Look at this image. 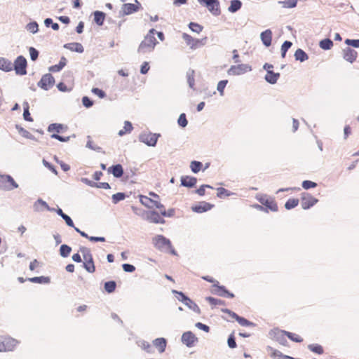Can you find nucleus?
Masks as SVG:
<instances>
[{"label":"nucleus","mask_w":359,"mask_h":359,"mask_svg":"<svg viewBox=\"0 0 359 359\" xmlns=\"http://www.w3.org/2000/svg\"><path fill=\"white\" fill-rule=\"evenodd\" d=\"M20 341L8 335H0V352L13 351Z\"/></svg>","instance_id":"f257e3e1"},{"label":"nucleus","mask_w":359,"mask_h":359,"mask_svg":"<svg viewBox=\"0 0 359 359\" xmlns=\"http://www.w3.org/2000/svg\"><path fill=\"white\" fill-rule=\"evenodd\" d=\"M156 39L151 34H147L138 48V52L146 53L152 51L156 45Z\"/></svg>","instance_id":"f03ea898"},{"label":"nucleus","mask_w":359,"mask_h":359,"mask_svg":"<svg viewBox=\"0 0 359 359\" xmlns=\"http://www.w3.org/2000/svg\"><path fill=\"white\" fill-rule=\"evenodd\" d=\"M80 252L82 253L83 262V267L88 273H94L95 266L94 264L93 255L90 250L85 247L80 248Z\"/></svg>","instance_id":"7ed1b4c3"},{"label":"nucleus","mask_w":359,"mask_h":359,"mask_svg":"<svg viewBox=\"0 0 359 359\" xmlns=\"http://www.w3.org/2000/svg\"><path fill=\"white\" fill-rule=\"evenodd\" d=\"M161 136L158 133L151 132H142L138 137L139 141L147 144L149 147H155L158 137Z\"/></svg>","instance_id":"20e7f679"},{"label":"nucleus","mask_w":359,"mask_h":359,"mask_svg":"<svg viewBox=\"0 0 359 359\" xmlns=\"http://www.w3.org/2000/svg\"><path fill=\"white\" fill-rule=\"evenodd\" d=\"M152 243L154 247L159 250L165 251L171 249V242L162 235H157L152 239Z\"/></svg>","instance_id":"39448f33"},{"label":"nucleus","mask_w":359,"mask_h":359,"mask_svg":"<svg viewBox=\"0 0 359 359\" xmlns=\"http://www.w3.org/2000/svg\"><path fill=\"white\" fill-rule=\"evenodd\" d=\"M172 293L177 294L180 297H177L178 300L182 302L185 306H187L189 309L194 311L196 313H200L201 310L198 305L194 302L191 299L187 297L183 292H178L177 290H173Z\"/></svg>","instance_id":"423d86ee"},{"label":"nucleus","mask_w":359,"mask_h":359,"mask_svg":"<svg viewBox=\"0 0 359 359\" xmlns=\"http://www.w3.org/2000/svg\"><path fill=\"white\" fill-rule=\"evenodd\" d=\"M252 67L248 64H238L237 65H232L227 70V74L230 76H239L248 72H250Z\"/></svg>","instance_id":"0eeeda50"},{"label":"nucleus","mask_w":359,"mask_h":359,"mask_svg":"<svg viewBox=\"0 0 359 359\" xmlns=\"http://www.w3.org/2000/svg\"><path fill=\"white\" fill-rule=\"evenodd\" d=\"M13 69L18 75H25L27 74V60L25 57L20 55L14 61Z\"/></svg>","instance_id":"6e6552de"},{"label":"nucleus","mask_w":359,"mask_h":359,"mask_svg":"<svg viewBox=\"0 0 359 359\" xmlns=\"http://www.w3.org/2000/svg\"><path fill=\"white\" fill-rule=\"evenodd\" d=\"M256 198L266 208L271 211H278V205L276 203L266 195L258 194L256 196Z\"/></svg>","instance_id":"1a4fd4ad"},{"label":"nucleus","mask_w":359,"mask_h":359,"mask_svg":"<svg viewBox=\"0 0 359 359\" xmlns=\"http://www.w3.org/2000/svg\"><path fill=\"white\" fill-rule=\"evenodd\" d=\"M200 4H203L208 11L214 15L220 14L219 2L218 0H198Z\"/></svg>","instance_id":"9d476101"},{"label":"nucleus","mask_w":359,"mask_h":359,"mask_svg":"<svg viewBox=\"0 0 359 359\" xmlns=\"http://www.w3.org/2000/svg\"><path fill=\"white\" fill-rule=\"evenodd\" d=\"M55 83L54 77L50 74H46L42 76L41 80L38 82V86L41 88L48 90Z\"/></svg>","instance_id":"9b49d317"},{"label":"nucleus","mask_w":359,"mask_h":359,"mask_svg":"<svg viewBox=\"0 0 359 359\" xmlns=\"http://www.w3.org/2000/svg\"><path fill=\"white\" fill-rule=\"evenodd\" d=\"M145 219L151 223L155 224H164L165 220L161 217L160 215L156 211H148L145 212Z\"/></svg>","instance_id":"f8f14e48"},{"label":"nucleus","mask_w":359,"mask_h":359,"mask_svg":"<svg viewBox=\"0 0 359 359\" xmlns=\"http://www.w3.org/2000/svg\"><path fill=\"white\" fill-rule=\"evenodd\" d=\"M318 201V199L315 198L309 194H304L302 198V207L304 210H306L313 206Z\"/></svg>","instance_id":"ddd939ff"},{"label":"nucleus","mask_w":359,"mask_h":359,"mask_svg":"<svg viewBox=\"0 0 359 359\" xmlns=\"http://www.w3.org/2000/svg\"><path fill=\"white\" fill-rule=\"evenodd\" d=\"M182 341L187 347H192L195 342L197 341V338L191 332L189 331L183 333Z\"/></svg>","instance_id":"4468645a"},{"label":"nucleus","mask_w":359,"mask_h":359,"mask_svg":"<svg viewBox=\"0 0 359 359\" xmlns=\"http://www.w3.org/2000/svg\"><path fill=\"white\" fill-rule=\"evenodd\" d=\"M33 208L34 211L36 212H41L43 210V209H46L47 210L50 212H53L55 210L54 208H50L47 203L41 198H39L36 201L34 202Z\"/></svg>","instance_id":"2eb2a0df"},{"label":"nucleus","mask_w":359,"mask_h":359,"mask_svg":"<svg viewBox=\"0 0 359 359\" xmlns=\"http://www.w3.org/2000/svg\"><path fill=\"white\" fill-rule=\"evenodd\" d=\"M136 4H125L122 6V11L124 15H130L138 11L140 3L135 0Z\"/></svg>","instance_id":"dca6fc26"},{"label":"nucleus","mask_w":359,"mask_h":359,"mask_svg":"<svg viewBox=\"0 0 359 359\" xmlns=\"http://www.w3.org/2000/svg\"><path fill=\"white\" fill-rule=\"evenodd\" d=\"M344 52V59L346 60V61L351 62V63H353L356 57H357V52L349 48V47H347L345 49H344L343 50Z\"/></svg>","instance_id":"f3484780"},{"label":"nucleus","mask_w":359,"mask_h":359,"mask_svg":"<svg viewBox=\"0 0 359 359\" xmlns=\"http://www.w3.org/2000/svg\"><path fill=\"white\" fill-rule=\"evenodd\" d=\"M260 39L263 44L266 47H269L271 44L272 41V32L271 29H268L265 31L262 32L260 34Z\"/></svg>","instance_id":"a211bd4d"},{"label":"nucleus","mask_w":359,"mask_h":359,"mask_svg":"<svg viewBox=\"0 0 359 359\" xmlns=\"http://www.w3.org/2000/svg\"><path fill=\"white\" fill-rule=\"evenodd\" d=\"M212 205L207 202L203 201L201 202L198 205L193 206L191 208V210L195 212L202 213L210 210L212 208Z\"/></svg>","instance_id":"6ab92c4d"},{"label":"nucleus","mask_w":359,"mask_h":359,"mask_svg":"<svg viewBox=\"0 0 359 359\" xmlns=\"http://www.w3.org/2000/svg\"><path fill=\"white\" fill-rule=\"evenodd\" d=\"M197 182V179L194 177L182 176L181 177V185L186 187H194Z\"/></svg>","instance_id":"aec40b11"},{"label":"nucleus","mask_w":359,"mask_h":359,"mask_svg":"<svg viewBox=\"0 0 359 359\" xmlns=\"http://www.w3.org/2000/svg\"><path fill=\"white\" fill-rule=\"evenodd\" d=\"M108 172L111 173L116 178L121 177L123 174V169L121 164L112 165L108 168Z\"/></svg>","instance_id":"412c9836"},{"label":"nucleus","mask_w":359,"mask_h":359,"mask_svg":"<svg viewBox=\"0 0 359 359\" xmlns=\"http://www.w3.org/2000/svg\"><path fill=\"white\" fill-rule=\"evenodd\" d=\"M13 69V63L5 57H0V69L4 72H11Z\"/></svg>","instance_id":"4be33fe9"},{"label":"nucleus","mask_w":359,"mask_h":359,"mask_svg":"<svg viewBox=\"0 0 359 359\" xmlns=\"http://www.w3.org/2000/svg\"><path fill=\"white\" fill-rule=\"evenodd\" d=\"M154 346L158 349L160 353H163L166 348L167 341L165 338H157L153 341Z\"/></svg>","instance_id":"5701e85b"},{"label":"nucleus","mask_w":359,"mask_h":359,"mask_svg":"<svg viewBox=\"0 0 359 359\" xmlns=\"http://www.w3.org/2000/svg\"><path fill=\"white\" fill-rule=\"evenodd\" d=\"M183 39L186 41L187 45L191 46V48H196L198 47V43L200 42V40L195 39L190 35L187 34H183L182 36Z\"/></svg>","instance_id":"b1692460"},{"label":"nucleus","mask_w":359,"mask_h":359,"mask_svg":"<svg viewBox=\"0 0 359 359\" xmlns=\"http://www.w3.org/2000/svg\"><path fill=\"white\" fill-rule=\"evenodd\" d=\"M279 77V73H274L271 70H268V72L265 76V80L271 84H275L277 82Z\"/></svg>","instance_id":"393cba45"},{"label":"nucleus","mask_w":359,"mask_h":359,"mask_svg":"<svg viewBox=\"0 0 359 359\" xmlns=\"http://www.w3.org/2000/svg\"><path fill=\"white\" fill-rule=\"evenodd\" d=\"M65 48H67L72 51L81 53L83 52L84 48L83 46L79 43H69L64 46Z\"/></svg>","instance_id":"a878e982"},{"label":"nucleus","mask_w":359,"mask_h":359,"mask_svg":"<svg viewBox=\"0 0 359 359\" xmlns=\"http://www.w3.org/2000/svg\"><path fill=\"white\" fill-rule=\"evenodd\" d=\"M140 203L149 208H153L155 207V203L158 202L157 201L153 200L145 196H140Z\"/></svg>","instance_id":"bb28decb"},{"label":"nucleus","mask_w":359,"mask_h":359,"mask_svg":"<svg viewBox=\"0 0 359 359\" xmlns=\"http://www.w3.org/2000/svg\"><path fill=\"white\" fill-rule=\"evenodd\" d=\"M93 15L95 22L99 26L102 25L105 19V13L102 11H96L93 13Z\"/></svg>","instance_id":"cd10ccee"},{"label":"nucleus","mask_w":359,"mask_h":359,"mask_svg":"<svg viewBox=\"0 0 359 359\" xmlns=\"http://www.w3.org/2000/svg\"><path fill=\"white\" fill-rule=\"evenodd\" d=\"M278 4L283 8H292L297 6V0H278Z\"/></svg>","instance_id":"c85d7f7f"},{"label":"nucleus","mask_w":359,"mask_h":359,"mask_svg":"<svg viewBox=\"0 0 359 359\" xmlns=\"http://www.w3.org/2000/svg\"><path fill=\"white\" fill-rule=\"evenodd\" d=\"M278 333L281 335H287L289 339L295 342H302V338L294 333L286 332V331H278Z\"/></svg>","instance_id":"c756f323"},{"label":"nucleus","mask_w":359,"mask_h":359,"mask_svg":"<svg viewBox=\"0 0 359 359\" xmlns=\"http://www.w3.org/2000/svg\"><path fill=\"white\" fill-rule=\"evenodd\" d=\"M295 60L301 62H304L309 59L308 55L302 49H297L294 55Z\"/></svg>","instance_id":"7c9ffc66"},{"label":"nucleus","mask_w":359,"mask_h":359,"mask_svg":"<svg viewBox=\"0 0 359 359\" xmlns=\"http://www.w3.org/2000/svg\"><path fill=\"white\" fill-rule=\"evenodd\" d=\"M242 6V2L240 0H231V4L228 8V11L230 13H236L241 9Z\"/></svg>","instance_id":"2f4dec72"},{"label":"nucleus","mask_w":359,"mask_h":359,"mask_svg":"<svg viewBox=\"0 0 359 359\" xmlns=\"http://www.w3.org/2000/svg\"><path fill=\"white\" fill-rule=\"evenodd\" d=\"M66 65V58L62 57L57 65L51 66L49 71L53 72H60Z\"/></svg>","instance_id":"473e14b6"},{"label":"nucleus","mask_w":359,"mask_h":359,"mask_svg":"<svg viewBox=\"0 0 359 359\" xmlns=\"http://www.w3.org/2000/svg\"><path fill=\"white\" fill-rule=\"evenodd\" d=\"M266 350L271 353V356L273 359H283V358L285 356L280 351L275 350L271 346H267Z\"/></svg>","instance_id":"72a5a7b5"},{"label":"nucleus","mask_w":359,"mask_h":359,"mask_svg":"<svg viewBox=\"0 0 359 359\" xmlns=\"http://www.w3.org/2000/svg\"><path fill=\"white\" fill-rule=\"evenodd\" d=\"M133 127L132 126V123L128 121H126L124 122L123 128L122 130H119L118 134L119 136H123L126 133H130L133 130Z\"/></svg>","instance_id":"f704fd0d"},{"label":"nucleus","mask_w":359,"mask_h":359,"mask_svg":"<svg viewBox=\"0 0 359 359\" xmlns=\"http://www.w3.org/2000/svg\"><path fill=\"white\" fill-rule=\"evenodd\" d=\"M319 46L323 50H330L333 46V42L330 39H325L320 41Z\"/></svg>","instance_id":"c9c22d12"},{"label":"nucleus","mask_w":359,"mask_h":359,"mask_svg":"<svg viewBox=\"0 0 359 359\" xmlns=\"http://www.w3.org/2000/svg\"><path fill=\"white\" fill-rule=\"evenodd\" d=\"M28 280L34 283H49L50 278L46 276L33 277L28 278Z\"/></svg>","instance_id":"e433bc0d"},{"label":"nucleus","mask_w":359,"mask_h":359,"mask_svg":"<svg viewBox=\"0 0 359 359\" xmlns=\"http://www.w3.org/2000/svg\"><path fill=\"white\" fill-rule=\"evenodd\" d=\"M72 251V248L66 244H63L60 248V255L62 257H67Z\"/></svg>","instance_id":"4c0bfd02"},{"label":"nucleus","mask_w":359,"mask_h":359,"mask_svg":"<svg viewBox=\"0 0 359 359\" xmlns=\"http://www.w3.org/2000/svg\"><path fill=\"white\" fill-rule=\"evenodd\" d=\"M64 128V126L60 123H51L48 127V131L51 132H56L57 133H60L62 129Z\"/></svg>","instance_id":"58836bf2"},{"label":"nucleus","mask_w":359,"mask_h":359,"mask_svg":"<svg viewBox=\"0 0 359 359\" xmlns=\"http://www.w3.org/2000/svg\"><path fill=\"white\" fill-rule=\"evenodd\" d=\"M308 348L315 353H318V354H323V348L322 347V346L318 344H309L308 345Z\"/></svg>","instance_id":"ea45409f"},{"label":"nucleus","mask_w":359,"mask_h":359,"mask_svg":"<svg viewBox=\"0 0 359 359\" xmlns=\"http://www.w3.org/2000/svg\"><path fill=\"white\" fill-rule=\"evenodd\" d=\"M202 165L201 162L193 161L190 163V168L194 173H197L201 170Z\"/></svg>","instance_id":"a19ab883"},{"label":"nucleus","mask_w":359,"mask_h":359,"mask_svg":"<svg viewBox=\"0 0 359 359\" xmlns=\"http://www.w3.org/2000/svg\"><path fill=\"white\" fill-rule=\"evenodd\" d=\"M23 107H24V112H23L24 119L27 121H32L33 119L30 116V113L29 111V104L27 102H23Z\"/></svg>","instance_id":"79ce46f5"},{"label":"nucleus","mask_w":359,"mask_h":359,"mask_svg":"<svg viewBox=\"0 0 359 359\" xmlns=\"http://www.w3.org/2000/svg\"><path fill=\"white\" fill-rule=\"evenodd\" d=\"M299 204V200L297 198H290L287 201L285 204V208L287 210H290L295 208Z\"/></svg>","instance_id":"37998d69"},{"label":"nucleus","mask_w":359,"mask_h":359,"mask_svg":"<svg viewBox=\"0 0 359 359\" xmlns=\"http://www.w3.org/2000/svg\"><path fill=\"white\" fill-rule=\"evenodd\" d=\"M16 128L18 130V132L25 138L30 139V140H34L35 137L33 135H32L29 132L24 129L23 128L16 126Z\"/></svg>","instance_id":"c03bdc74"},{"label":"nucleus","mask_w":359,"mask_h":359,"mask_svg":"<svg viewBox=\"0 0 359 359\" xmlns=\"http://www.w3.org/2000/svg\"><path fill=\"white\" fill-rule=\"evenodd\" d=\"M116 283L114 280L107 281L104 283V290L108 293L113 292L116 289Z\"/></svg>","instance_id":"a18cd8bd"},{"label":"nucleus","mask_w":359,"mask_h":359,"mask_svg":"<svg viewBox=\"0 0 359 359\" xmlns=\"http://www.w3.org/2000/svg\"><path fill=\"white\" fill-rule=\"evenodd\" d=\"M227 83H228V81L227 80H222V81L218 82L217 86V90L219 93V95L221 96L224 95V88H225V87H226Z\"/></svg>","instance_id":"49530a36"},{"label":"nucleus","mask_w":359,"mask_h":359,"mask_svg":"<svg viewBox=\"0 0 359 359\" xmlns=\"http://www.w3.org/2000/svg\"><path fill=\"white\" fill-rule=\"evenodd\" d=\"M39 25L36 22H32L27 25L26 29L27 31L32 34H35L39 30Z\"/></svg>","instance_id":"de8ad7c7"},{"label":"nucleus","mask_w":359,"mask_h":359,"mask_svg":"<svg viewBox=\"0 0 359 359\" xmlns=\"http://www.w3.org/2000/svg\"><path fill=\"white\" fill-rule=\"evenodd\" d=\"M232 194L233 193L230 192L229 191L224 188L220 187L217 189V196L219 198H222L224 196H231Z\"/></svg>","instance_id":"09e8293b"},{"label":"nucleus","mask_w":359,"mask_h":359,"mask_svg":"<svg viewBox=\"0 0 359 359\" xmlns=\"http://www.w3.org/2000/svg\"><path fill=\"white\" fill-rule=\"evenodd\" d=\"M126 198V194L124 193H116L112 195V201L114 203H117L118 202L124 200Z\"/></svg>","instance_id":"8fccbe9b"},{"label":"nucleus","mask_w":359,"mask_h":359,"mask_svg":"<svg viewBox=\"0 0 359 359\" xmlns=\"http://www.w3.org/2000/svg\"><path fill=\"white\" fill-rule=\"evenodd\" d=\"M237 322L241 325L244 327L248 326H255V324L252 322L249 321L243 317H239L237 320Z\"/></svg>","instance_id":"3c124183"},{"label":"nucleus","mask_w":359,"mask_h":359,"mask_svg":"<svg viewBox=\"0 0 359 359\" xmlns=\"http://www.w3.org/2000/svg\"><path fill=\"white\" fill-rule=\"evenodd\" d=\"M177 123H178L179 126L182 128H184L187 126L188 121L187 120L185 114L182 113L180 115L178 120H177Z\"/></svg>","instance_id":"603ef678"},{"label":"nucleus","mask_w":359,"mask_h":359,"mask_svg":"<svg viewBox=\"0 0 359 359\" xmlns=\"http://www.w3.org/2000/svg\"><path fill=\"white\" fill-rule=\"evenodd\" d=\"M137 344L139 347H140L143 350H145L147 352L150 351L149 349L151 348V346L147 341H146L144 340H140V341H137Z\"/></svg>","instance_id":"864d4df0"},{"label":"nucleus","mask_w":359,"mask_h":359,"mask_svg":"<svg viewBox=\"0 0 359 359\" xmlns=\"http://www.w3.org/2000/svg\"><path fill=\"white\" fill-rule=\"evenodd\" d=\"M215 287H216L215 293L217 294L221 297L226 296V292H227V290L225 288L224 286L219 285L218 284L217 286H215Z\"/></svg>","instance_id":"5fc2aeb1"},{"label":"nucleus","mask_w":359,"mask_h":359,"mask_svg":"<svg viewBox=\"0 0 359 359\" xmlns=\"http://www.w3.org/2000/svg\"><path fill=\"white\" fill-rule=\"evenodd\" d=\"M44 25L47 27H48L50 25H51V27H52L53 30H58L59 29V25L57 23H54L51 18H46V19H45Z\"/></svg>","instance_id":"6e6d98bb"},{"label":"nucleus","mask_w":359,"mask_h":359,"mask_svg":"<svg viewBox=\"0 0 359 359\" xmlns=\"http://www.w3.org/2000/svg\"><path fill=\"white\" fill-rule=\"evenodd\" d=\"M189 27L192 32H196L198 34L200 33L203 29V27L201 25L195 22H190Z\"/></svg>","instance_id":"4d7b16f0"},{"label":"nucleus","mask_w":359,"mask_h":359,"mask_svg":"<svg viewBox=\"0 0 359 359\" xmlns=\"http://www.w3.org/2000/svg\"><path fill=\"white\" fill-rule=\"evenodd\" d=\"M29 52L31 60L32 61L36 60L39 57V51L34 47H30L29 48Z\"/></svg>","instance_id":"13d9d810"},{"label":"nucleus","mask_w":359,"mask_h":359,"mask_svg":"<svg viewBox=\"0 0 359 359\" xmlns=\"http://www.w3.org/2000/svg\"><path fill=\"white\" fill-rule=\"evenodd\" d=\"M317 186V184L314 182L309 181V180H304L302 182V187L304 189H309L311 188H314Z\"/></svg>","instance_id":"bf43d9fd"},{"label":"nucleus","mask_w":359,"mask_h":359,"mask_svg":"<svg viewBox=\"0 0 359 359\" xmlns=\"http://www.w3.org/2000/svg\"><path fill=\"white\" fill-rule=\"evenodd\" d=\"M88 141L87 142V144H86V147L88 148V149H90L92 150H94V151H101V147L97 146V145H95L93 144V142L90 140V137L88 136Z\"/></svg>","instance_id":"052dcab7"},{"label":"nucleus","mask_w":359,"mask_h":359,"mask_svg":"<svg viewBox=\"0 0 359 359\" xmlns=\"http://www.w3.org/2000/svg\"><path fill=\"white\" fill-rule=\"evenodd\" d=\"M82 103L86 108H90L93 105V102L87 96L83 97Z\"/></svg>","instance_id":"680f3d73"},{"label":"nucleus","mask_w":359,"mask_h":359,"mask_svg":"<svg viewBox=\"0 0 359 359\" xmlns=\"http://www.w3.org/2000/svg\"><path fill=\"white\" fill-rule=\"evenodd\" d=\"M91 91L93 94L97 95L100 98H104L106 96V93L100 88H93Z\"/></svg>","instance_id":"e2e57ef3"},{"label":"nucleus","mask_w":359,"mask_h":359,"mask_svg":"<svg viewBox=\"0 0 359 359\" xmlns=\"http://www.w3.org/2000/svg\"><path fill=\"white\" fill-rule=\"evenodd\" d=\"M345 43L346 44L354 48H359V39H346Z\"/></svg>","instance_id":"0e129e2a"},{"label":"nucleus","mask_w":359,"mask_h":359,"mask_svg":"<svg viewBox=\"0 0 359 359\" xmlns=\"http://www.w3.org/2000/svg\"><path fill=\"white\" fill-rule=\"evenodd\" d=\"M227 344L229 347L231 348H234L236 347V340L233 334L229 335L227 340Z\"/></svg>","instance_id":"69168bd1"},{"label":"nucleus","mask_w":359,"mask_h":359,"mask_svg":"<svg viewBox=\"0 0 359 359\" xmlns=\"http://www.w3.org/2000/svg\"><path fill=\"white\" fill-rule=\"evenodd\" d=\"M187 81L189 87L191 88H193L194 86V71H192L191 73L187 74Z\"/></svg>","instance_id":"338daca9"},{"label":"nucleus","mask_w":359,"mask_h":359,"mask_svg":"<svg viewBox=\"0 0 359 359\" xmlns=\"http://www.w3.org/2000/svg\"><path fill=\"white\" fill-rule=\"evenodd\" d=\"M122 268L124 271L128 272V273H132L135 270V267L133 265L130 264H123L122 265Z\"/></svg>","instance_id":"774afa93"}]
</instances>
